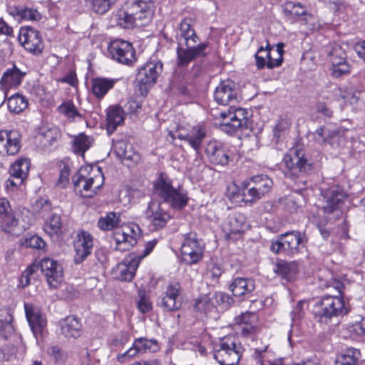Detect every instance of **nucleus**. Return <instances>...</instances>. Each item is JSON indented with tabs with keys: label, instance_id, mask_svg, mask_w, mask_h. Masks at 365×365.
I'll use <instances>...</instances> for the list:
<instances>
[{
	"label": "nucleus",
	"instance_id": "nucleus-16",
	"mask_svg": "<svg viewBox=\"0 0 365 365\" xmlns=\"http://www.w3.org/2000/svg\"><path fill=\"white\" fill-rule=\"evenodd\" d=\"M204 247L198 241L196 235L189 233L185 237L181 246L182 261L187 264L199 262L203 257Z\"/></svg>",
	"mask_w": 365,
	"mask_h": 365
},
{
	"label": "nucleus",
	"instance_id": "nucleus-35",
	"mask_svg": "<svg viewBox=\"0 0 365 365\" xmlns=\"http://www.w3.org/2000/svg\"><path fill=\"white\" fill-rule=\"evenodd\" d=\"M115 83V80L106 78H96L91 81L92 92L98 99L103 96L111 89Z\"/></svg>",
	"mask_w": 365,
	"mask_h": 365
},
{
	"label": "nucleus",
	"instance_id": "nucleus-9",
	"mask_svg": "<svg viewBox=\"0 0 365 365\" xmlns=\"http://www.w3.org/2000/svg\"><path fill=\"white\" fill-rule=\"evenodd\" d=\"M162 71L163 63L160 61L148 62L139 69L135 81L142 95L148 93L149 88L155 83Z\"/></svg>",
	"mask_w": 365,
	"mask_h": 365
},
{
	"label": "nucleus",
	"instance_id": "nucleus-31",
	"mask_svg": "<svg viewBox=\"0 0 365 365\" xmlns=\"http://www.w3.org/2000/svg\"><path fill=\"white\" fill-rule=\"evenodd\" d=\"M138 261L135 259H125L116 267L117 278L120 281L130 282L135 276Z\"/></svg>",
	"mask_w": 365,
	"mask_h": 365
},
{
	"label": "nucleus",
	"instance_id": "nucleus-42",
	"mask_svg": "<svg viewBox=\"0 0 365 365\" xmlns=\"http://www.w3.org/2000/svg\"><path fill=\"white\" fill-rule=\"evenodd\" d=\"M115 21L118 26L123 29H131L134 27H141L135 17L130 16L126 9L118 11L115 15Z\"/></svg>",
	"mask_w": 365,
	"mask_h": 365
},
{
	"label": "nucleus",
	"instance_id": "nucleus-47",
	"mask_svg": "<svg viewBox=\"0 0 365 365\" xmlns=\"http://www.w3.org/2000/svg\"><path fill=\"white\" fill-rule=\"evenodd\" d=\"M339 131L334 130H331L327 127L322 126L315 131V140L320 144L330 143L329 139L334 138L337 136Z\"/></svg>",
	"mask_w": 365,
	"mask_h": 365
},
{
	"label": "nucleus",
	"instance_id": "nucleus-62",
	"mask_svg": "<svg viewBox=\"0 0 365 365\" xmlns=\"http://www.w3.org/2000/svg\"><path fill=\"white\" fill-rule=\"evenodd\" d=\"M21 19L31 21H38L41 19V14L35 9L24 7Z\"/></svg>",
	"mask_w": 365,
	"mask_h": 365
},
{
	"label": "nucleus",
	"instance_id": "nucleus-29",
	"mask_svg": "<svg viewBox=\"0 0 365 365\" xmlns=\"http://www.w3.org/2000/svg\"><path fill=\"white\" fill-rule=\"evenodd\" d=\"M206 135L207 130L205 127L202 125H197L192 127L191 130L187 133L179 130L176 133L175 135H172V138L187 141L193 149L198 151Z\"/></svg>",
	"mask_w": 365,
	"mask_h": 365
},
{
	"label": "nucleus",
	"instance_id": "nucleus-30",
	"mask_svg": "<svg viewBox=\"0 0 365 365\" xmlns=\"http://www.w3.org/2000/svg\"><path fill=\"white\" fill-rule=\"evenodd\" d=\"M124 122V110L119 106H110L106 112V130L111 135Z\"/></svg>",
	"mask_w": 365,
	"mask_h": 365
},
{
	"label": "nucleus",
	"instance_id": "nucleus-41",
	"mask_svg": "<svg viewBox=\"0 0 365 365\" xmlns=\"http://www.w3.org/2000/svg\"><path fill=\"white\" fill-rule=\"evenodd\" d=\"M91 145L90 138L83 133H81L74 138L72 145L73 152L76 155L84 157L86 151L88 150Z\"/></svg>",
	"mask_w": 365,
	"mask_h": 365
},
{
	"label": "nucleus",
	"instance_id": "nucleus-26",
	"mask_svg": "<svg viewBox=\"0 0 365 365\" xmlns=\"http://www.w3.org/2000/svg\"><path fill=\"white\" fill-rule=\"evenodd\" d=\"M246 224L245 216L240 212L230 215L223 226L225 236L228 240H237L240 239L244 232Z\"/></svg>",
	"mask_w": 365,
	"mask_h": 365
},
{
	"label": "nucleus",
	"instance_id": "nucleus-19",
	"mask_svg": "<svg viewBox=\"0 0 365 365\" xmlns=\"http://www.w3.org/2000/svg\"><path fill=\"white\" fill-rule=\"evenodd\" d=\"M214 98L219 105H230L235 108V104L240 101V96L235 83L231 81L221 82L215 88Z\"/></svg>",
	"mask_w": 365,
	"mask_h": 365
},
{
	"label": "nucleus",
	"instance_id": "nucleus-23",
	"mask_svg": "<svg viewBox=\"0 0 365 365\" xmlns=\"http://www.w3.org/2000/svg\"><path fill=\"white\" fill-rule=\"evenodd\" d=\"M181 287L179 283H171L168 285L164 295L158 302L164 311L174 312L180 309L182 302L180 299Z\"/></svg>",
	"mask_w": 365,
	"mask_h": 365
},
{
	"label": "nucleus",
	"instance_id": "nucleus-21",
	"mask_svg": "<svg viewBox=\"0 0 365 365\" xmlns=\"http://www.w3.org/2000/svg\"><path fill=\"white\" fill-rule=\"evenodd\" d=\"M61 138V132L56 127L43 125L36 135L37 146L44 152H51L57 146Z\"/></svg>",
	"mask_w": 365,
	"mask_h": 365
},
{
	"label": "nucleus",
	"instance_id": "nucleus-63",
	"mask_svg": "<svg viewBox=\"0 0 365 365\" xmlns=\"http://www.w3.org/2000/svg\"><path fill=\"white\" fill-rule=\"evenodd\" d=\"M14 332V327L10 322L0 320V338L7 339Z\"/></svg>",
	"mask_w": 365,
	"mask_h": 365
},
{
	"label": "nucleus",
	"instance_id": "nucleus-32",
	"mask_svg": "<svg viewBox=\"0 0 365 365\" xmlns=\"http://www.w3.org/2000/svg\"><path fill=\"white\" fill-rule=\"evenodd\" d=\"M230 288L235 296L241 297L251 293L255 288V283L251 278L237 277Z\"/></svg>",
	"mask_w": 365,
	"mask_h": 365
},
{
	"label": "nucleus",
	"instance_id": "nucleus-44",
	"mask_svg": "<svg viewBox=\"0 0 365 365\" xmlns=\"http://www.w3.org/2000/svg\"><path fill=\"white\" fill-rule=\"evenodd\" d=\"M120 222V215L110 212L106 217H101L98 226L101 230L108 231L116 228Z\"/></svg>",
	"mask_w": 365,
	"mask_h": 365
},
{
	"label": "nucleus",
	"instance_id": "nucleus-13",
	"mask_svg": "<svg viewBox=\"0 0 365 365\" xmlns=\"http://www.w3.org/2000/svg\"><path fill=\"white\" fill-rule=\"evenodd\" d=\"M247 111L241 108L230 106L227 112H221L222 122L220 124L221 130L231 134L247 123Z\"/></svg>",
	"mask_w": 365,
	"mask_h": 365
},
{
	"label": "nucleus",
	"instance_id": "nucleus-39",
	"mask_svg": "<svg viewBox=\"0 0 365 365\" xmlns=\"http://www.w3.org/2000/svg\"><path fill=\"white\" fill-rule=\"evenodd\" d=\"M7 106L11 113H20L28 107V100L23 95L16 93L8 98Z\"/></svg>",
	"mask_w": 365,
	"mask_h": 365
},
{
	"label": "nucleus",
	"instance_id": "nucleus-4",
	"mask_svg": "<svg viewBox=\"0 0 365 365\" xmlns=\"http://www.w3.org/2000/svg\"><path fill=\"white\" fill-rule=\"evenodd\" d=\"M327 287H333L336 294H327L321 299L320 309L317 312L316 315L319 318L320 322L325 323L333 317L343 316L348 313L344 300L341 297L343 283L339 280L333 279L327 284Z\"/></svg>",
	"mask_w": 365,
	"mask_h": 365
},
{
	"label": "nucleus",
	"instance_id": "nucleus-15",
	"mask_svg": "<svg viewBox=\"0 0 365 365\" xmlns=\"http://www.w3.org/2000/svg\"><path fill=\"white\" fill-rule=\"evenodd\" d=\"M111 58L120 63L131 66L136 61L135 51L132 44L124 40L115 39L108 46Z\"/></svg>",
	"mask_w": 365,
	"mask_h": 365
},
{
	"label": "nucleus",
	"instance_id": "nucleus-55",
	"mask_svg": "<svg viewBox=\"0 0 365 365\" xmlns=\"http://www.w3.org/2000/svg\"><path fill=\"white\" fill-rule=\"evenodd\" d=\"M83 334L82 324L81 319L76 316H73L70 319V337L78 338Z\"/></svg>",
	"mask_w": 365,
	"mask_h": 365
},
{
	"label": "nucleus",
	"instance_id": "nucleus-12",
	"mask_svg": "<svg viewBox=\"0 0 365 365\" xmlns=\"http://www.w3.org/2000/svg\"><path fill=\"white\" fill-rule=\"evenodd\" d=\"M329 61L331 63V75L340 78L350 73V66L346 61V53L339 44H333L327 50Z\"/></svg>",
	"mask_w": 365,
	"mask_h": 365
},
{
	"label": "nucleus",
	"instance_id": "nucleus-10",
	"mask_svg": "<svg viewBox=\"0 0 365 365\" xmlns=\"http://www.w3.org/2000/svg\"><path fill=\"white\" fill-rule=\"evenodd\" d=\"M145 218L149 222V229L157 231L163 229L170 219V213L163 207V202L153 199L145 212Z\"/></svg>",
	"mask_w": 365,
	"mask_h": 365
},
{
	"label": "nucleus",
	"instance_id": "nucleus-37",
	"mask_svg": "<svg viewBox=\"0 0 365 365\" xmlns=\"http://www.w3.org/2000/svg\"><path fill=\"white\" fill-rule=\"evenodd\" d=\"M133 346L136 351L137 355L144 353H155L160 349L156 340L148 339L144 337L135 339Z\"/></svg>",
	"mask_w": 365,
	"mask_h": 365
},
{
	"label": "nucleus",
	"instance_id": "nucleus-17",
	"mask_svg": "<svg viewBox=\"0 0 365 365\" xmlns=\"http://www.w3.org/2000/svg\"><path fill=\"white\" fill-rule=\"evenodd\" d=\"M26 319L34 336L38 341L42 339L47 331V320L41 311L30 303L24 304Z\"/></svg>",
	"mask_w": 365,
	"mask_h": 365
},
{
	"label": "nucleus",
	"instance_id": "nucleus-3",
	"mask_svg": "<svg viewBox=\"0 0 365 365\" xmlns=\"http://www.w3.org/2000/svg\"><path fill=\"white\" fill-rule=\"evenodd\" d=\"M73 190L82 197H92L104 183L101 168L81 167L73 177Z\"/></svg>",
	"mask_w": 365,
	"mask_h": 365
},
{
	"label": "nucleus",
	"instance_id": "nucleus-61",
	"mask_svg": "<svg viewBox=\"0 0 365 365\" xmlns=\"http://www.w3.org/2000/svg\"><path fill=\"white\" fill-rule=\"evenodd\" d=\"M235 320L239 324H255L257 317L255 313L246 312L235 318Z\"/></svg>",
	"mask_w": 365,
	"mask_h": 365
},
{
	"label": "nucleus",
	"instance_id": "nucleus-59",
	"mask_svg": "<svg viewBox=\"0 0 365 365\" xmlns=\"http://www.w3.org/2000/svg\"><path fill=\"white\" fill-rule=\"evenodd\" d=\"M215 302L217 305L222 306L224 308H227L233 302V299L227 294L223 292L216 293L213 297Z\"/></svg>",
	"mask_w": 365,
	"mask_h": 365
},
{
	"label": "nucleus",
	"instance_id": "nucleus-14",
	"mask_svg": "<svg viewBox=\"0 0 365 365\" xmlns=\"http://www.w3.org/2000/svg\"><path fill=\"white\" fill-rule=\"evenodd\" d=\"M321 208L325 213H332L339 210L346 197L344 189L338 185L322 189Z\"/></svg>",
	"mask_w": 365,
	"mask_h": 365
},
{
	"label": "nucleus",
	"instance_id": "nucleus-43",
	"mask_svg": "<svg viewBox=\"0 0 365 365\" xmlns=\"http://www.w3.org/2000/svg\"><path fill=\"white\" fill-rule=\"evenodd\" d=\"M29 170L30 160L27 158H21L13 164L9 170V173L24 180L28 176Z\"/></svg>",
	"mask_w": 365,
	"mask_h": 365
},
{
	"label": "nucleus",
	"instance_id": "nucleus-36",
	"mask_svg": "<svg viewBox=\"0 0 365 365\" xmlns=\"http://www.w3.org/2000/svg\"><path fill=\"white\" fill-rule=\"evenodd\" d=\"M282 10L285 16L292 21H294L301 16L307 14L305 8L298 2L286 1L282 5Z\"/></svg>",
	"mask_w": 365,
	"mask_h": 365
},
{
	"label": "nucleus",
	"instance_id": "nucleus-54",
	"mask_svg": "<svg viewBox=\"0 0 365 365\" xmlns=\"http://www.w3.org/2000/svg\"><path fill=\"white\" fill-rule=\"evenodd\" d=\"M290 124V121L287 118H279L273 130L274 136L277 138V140H278L282 134L289 128Z\"/></svg>",
	"mask_w": 365,
	"mask_h": 365
},
{
	"label": "nucleus",
	"instance_id": "nucleus-6",
	"mask_svg": "<svg viewBox=\"0 0 365 365\" xmlns=\"http://www.w3.org/2000/svg\"><path fill=\"white\" fill-rule=\"evenodd\" d=\"M243 348L233 336L221 339L214 348V358L220 365H237Z\"/></svg>",
	"mask_w": 365,
	"mask_h": 365
},
{
	"label": "nucleus",
	"instance_id": "nucleus-45",
	"mask_svg": "<svg viewBox=\"0 0 365 365\" xmlns=\"http://www.w3.org/2000/svg\"><path fill=\"white\" fill-rule=\"evenodd\" d=\"M245 195H247V189H245L241 185L239 187L236 184H231L227 186L226 195L234 202L238 203L240 202H249L247 201Z\"/></svg>",
	"mask_w": 365,
	"mask_h": 365
},
{
	"label": "nucleus",
	"instance_id": "nucleus-8",
	"mask_svg": "<svg viewBox=\"0 0 365 365\" xmlns=\"http://www.w3.org/2000/svg\"><path fill=\"white\" fill-rule=\"evenodd\" d=\"M273 185V182L267 175H259L251 178L249 182H242V187L247 189L245 197L247 201L253 203L268 193Z\"/></svg>",
	"mask_w": 365,
	"mask_h": 365
},
{
	"label": "nucleus",
	"instance_id": "nucleus-38",
	"mask_svg": "<svg viewBox=\"0 0 365 365\" xmlns=\"http://www.w3.org/2000/svg\"><path fill=\"white\" fill-rule=\"evenodd\" d=\"M360 357L359 349L348 348L337 355L335 363L336 365H356Z\"/></svg>",
	"mask_w": 365,
	"mask_h": 365
},
{
	"label": "nucleus",
	"instance_id": "nucleus-1",
	"mask_svg": "<svg viewBox=\"0 0 365 365\" xmlns=\"http://www.w3.org/2000/svg\"><path fill=\"white\" fill-rule=\"evenodd\" d=\"M192 20L184 19L180 26L177 34V64L180 67L187 66L191 61L198 57L206 56L205 50L208 47L207 43H202L195 46L198 36L192 28Z\"/></svg>",
	"mask_w": 365,
	"mask_h": 365
},
{
	"label": "nucleus",
	"instance_id": "nucleus-46",
	"mask_svg": "<svg viewBox=\"0 0 365 365\" xmlns=\"http://www.w3.org/2000/svg\"><path fill=\"white\" fill-rule=\"evenodd\" d=\"M113 150L120 159L132 160L133 151L129 144L123 140L113 142Z\"/></svg>",
	"mask_w": 365,
	"mask_h": 365
},
{
	"label": "nucleus",
	"instance_id": "nucleus-49",
	"mask_svg": "<svg viewBox=\"0 0 365 365\" xmlns=\"http://www.w3.org/2000/svg\"><path fill=\"white\" fill-rule=\"evenodd\" d=\"M32 210L34 212L45 217L51 210V203L47 198H39L33 205Z\"/></svg>",
	"mask_w": 365,
	"mask_h": 365
},
{
	"label": "nucleus",
	"instance_id": "nucleus-53",
	"mask_svg": "<svg viewBox=\"0 0 365 365\" xmlns=\"http://www.w3.org/2000/svg\"><path fill=\"white\" fill-rule=\"evenodd\" d=\"M223 272L224 269L220 264L212 262L208 264L206 275L212 282H217Z\"/></svg>",
	"mask_w": 365,
	"mask_h": 365
},
{
	"label": "nucleus",
	"instance_id": "nucleus-25",
	"mask_svg": "<svg viewBox=\"0 0 365 365\" xmlns=\"http://www.w3.org/2000/svg\"><path fill=\"white\" fill-rule=\"evenodd\" d=\"M19 41L28 51L38 54L43 51L41 37L36 30L32 28H23L20 30Z\"/></svg>",
	"mask_w": 365,
	"mask_h": 365
},
{
	"label": "nucleus",
	"instance_id": "nucleus-60",
	"mask_svg": "<svg viewBox=\"0 0 365 365\" xmlns=\"http://www.w3.org/2000/svg\"><path fill=\"white\" fill-rule=\"evenodd\" d=\"M360 98V92L357 91L346 90L342 91V96L341 99L344 102L349 103L350 104L356 103Z\"/></svg>",
	"mask_w": 365,
	"mask_h": 365
},
{
	"label": "nucleus",
	"instance_id": "nucleus-5",
	"mask_svg": "<svg viewBox=\"0 0 365 365\" xmlns=\"http://www.w3.org/2000/svg\"><path fill=\"white\" fill-rule=\"evenodd\" d=\"M153 195L162 200L163 203H168L176 210L182 209L187 203L188 197L184 193L174 188L171 181L161 173L154 184Z\"/></svg>",
	"mask_w": 365,
	"mask_h": 365
},
{
	"label": "nucleus",
	"instance_id": "nucleus-27",
	"mask_svg": "<svg viewBox=\"0 0 365 365\" xmlns=\"http://www.w3.org/2000/svg\"><path fill=\"white\" fill-rule=\"evenodd\" d=\"M205 153L210 163L215 165H227L231 159L230 150L217 141L209 142L206 145Z\"/></svg>",
	"mask_w": 365,
	"mask_h": 365
},
{
	"label": "nucleus",
	"instance_id": "nucleus-48",
	"mask_svg": "<svg viewBox=\"0 0 365 365\" xmlns=\"http://www.w3.org/2000/svg\"><path fill=\"white\" fill-rule=\"evenodd\" d=\"M117 0H88L92 10L100 14L106 13Z\"/></svg>",
	"mask_w": 365,
	"mask_h": 365
},
{
	"label": "nucleus",
	"instance_id": "nucleus-57",
	"mask_svg": "<svg viewBox=\"0 0 365 365\" xmlns=\"http://www.w3.org/2000/svg\"><path fill=\"white\" fill-rule=\"evenodd\" d=\"M348 330L350 333L361 336L365 340V318H362L359 322L349 324Z\"/></svg>",
	"mask_w": 365,
	"mask_h": 365
},
{
	"label": "nucleus",
	"instance_id": "nucleus-33",
	"mask_svg": "<svg viewBox=\"0 0 365 365\" xmlns=\"http://www.w3.org/2000/svg\"><path fill=\"white\" fill-rule=\"evenodd\" d=\"M25 75V72L21 71L14 65L11 68L7 69L4 73L0 83L6 87H17L21 83Z\"/></svg>",
	"mask_w": 365,
	"mask_h": 365
},
{
	"label": "nucleus",
	"instance_id": "nucleus-51",
	"mask_svg": "<svg viewBox=\"0 0 365 365\" xmlns=\"http://www.w3.org/2000/svg\"><path fill=\"white\" fill-rule=\"evenodd\" d=\"M215 307V302L212 298L208 296H202L197 299L195 304V309L200 312H207Z\"/></svg>",
	"mask_w": 365,
	"mask_h": 365
},
{
	"label": "nucleus",
	"instance_id": "nucleus-64",
	"mask_svg": "<svg viewBox=\"0 0 365 365\" xmlns=\"http://www.w3.org/2000/svg\"><path fill=\"white\" fill-rule=\"evenodd\" d=\"M70 122L77 121L81 125H84L86 123V119L83 117L73 103L70 102Z\"/></svg>",
	"mask_w": 365,
	"mask_h": 365
},
{
	"label": "nucleus",
	"instance_id": "nucleus-2",
	"mask_svg": "<svg viewBox=\"0 0 365 365\" xmlns=\"http://www.w3.org/2000/svg\"><path fill=\"white\" fill-rule=\"evenodd\" d=\"M287 168L285 175L292 180H297L296 183L300 190L306 187L307 180L304 177L313 171V163L309 160L304 152L299 148H292L283 158Z\"/></svg>",
	"mask_w": 365,
	"mask_h": 365
},
{
	"label": "nucleus",
	"instance_id": "nucleus-58",
	"mask_svg": "<svg viewBox=\"0 0 365 365\" xmlns=\"http://www.w3.org/2000/svg\"><path fill=\"white\" fill-rule=\"evenodd\" d=\"M25 245L27 247L42 250L46 246L44 240L38 235H32L25 239Z\"/></svg>",
	"mask_w": 365,
	"mask_h": 365
},
{
	"label": "nucleus",
	"instance_id": "nucleus-20",
	"mask_svg": "<svg viewBox=\"0 0 365 365\" xmlns=\"http://www.w3.org/2000/svg\"><path fill=\"white\" fill-rule=\"evenodd\" d=\"M282 44H277V48L273 53H276L277 58H272L271 47L267 46L265 48L261 46L255 55L256 66L258 69H262L265 66L273 68L281 66L283 61Z\"/></svg>",
	"mask_w": 365,
	"mask_h": 365
},
{
	"label": "nucleus",
	"instance_id": "nucleus-22",
	"mask_svg": "<svg viewBox=\"0 0 365 365\" xmlns=\"http://www.w3.org/2000/svg\"><path fill=\"white\" fill-rule=\"evenodd\" d=\"M40 269L51 287L56 288L62 282L63 267L56 261L51 258H43L40 262Z\"/></svg>",
	"mask_w": 365,
	"mask_h": 365
},
{
	"label": "nucleus",
	"instance_id": "nucleus-18",
	"mask_svg": "<svg viewBox=\"0 0 365 365\" xmlns=\"http://www.w3.org/2000/svg\"><path fill=\"white\" fill-rule=\"evenodd\" d=\"M93 245V236L87 231L79 230L73 240L74 263L83 262L91 254Z\"/></svg>",
	"mask_w": 365,
	"mask_h": 365
},
{
	"label": "nucleus",
	"instance_id": "nucleus-52",
	"mask_svg": "<svg viewBox=\"0 0 365 365\" xmlns=\"http://www.w3.org/2000/svg\"><path fill=\"white\" fill-rule=\"evenodd\" d=\"M61 171L56 186L58 188H66L68 185V166L63 160L59 165Z\"/></svg>",
	"mask_w": 365,
	"mask_h": 365
},
{
	"label": "nucleus",
	"instance_id": "nucleus-50",
	"mask_svg": "<svg viewBox=\"0 0 365 365\" xmlns=\"http://www.w3.org/2000/svg\"><path fill=\"white\" fill-rule=\"evenodd\" d=\"M61 219L58 215H53L50 221L44 225V231L50 236L58 235L61 232Z\"/></svg>",
	"mask_w": 365,
	"mask_h": 365
},
{
	"label": "nucleus",
	"instance_id": "nucleus-40",
	"mask_svg": "<svg viewBox=\"0 0 365 365\" xmlns=\"http://www.w3.org/2000/svg\"><path fill=\"white\" fill-rule=\"evenodd\" d=\"M298 272V265L296 262L280 261L277 264L276 272L283 278L290 280Z\"/></svg>",
	"mask_w": 365,
	"mask_h": 365
},
{
	"label": "nucleus",
	"instance_id": "nucleus-28",
	"mask_svg": "<svg viewBox=\"0 0 365 365\" xmlns=\"http://www.w3.org/2000/svg\"><path fill=\"white\" fill-rule=\"evenodd\" d=\"M130 16L135 17L139 23V26H144L151 20L153 11L150 4L143 1L136 0L128 5L125 8Z\"/></svg>",
	"mask_w": 365,
	"mask_h": 365
},
{
	"label": "nucleus",
	"instance_id": "nucleus-11",
	"mask_svg": "<svg viewBox=\"0 0 365 365\" xmlns=\"http://www.w3.org/2000/svg\"><path fill=\"white\" fill-rule=\"evenodd\" d=\"M140 229L138 225L131 224L116 230L113 234L115 242V249L120 252L130 250L136 243L140 237Z\"/></svg>",
	"mask_w": 365,
	"mask_h": 365
},
{
	"label": "nucleus",
	"instance_id": "nucleus-56",
	"mask_svg": "<svg viewBox=\"0 0 365 365\" xmlns=\"http://www.w3.org/2000/svg\"><path fill=\"white\" fill-rule=\"evenodd\" d=\"M1 227L6 232L12 231L18 225V220L14 216L12 212L1 217Z\"/></svg>",
	"mask_w": 365,
	"mask_h": 365
},
{
	"label": "nucleus",
	"instance_id": "nucleus-7",
	"mask_svg": "<svg viewBox=\"0 0 365 365\" xmlns=\"http://www.w3.org/2000/svg\"><path fill=\"white\" fill-rule=\"evenodd\" d=\"M305 240L304 235L300 232H288L281 235L276 241L272 242L270 250L275 254L284 253L292 255L299 252V245Z\"/></svg>",
	"mask_w": 365,
	"mask_h": 365
},
{
	"label": "nucleus",
	"instance_id": "nucleus-24",
	"mask_svg": "<svg viewBox=\"0 0 365 365\" xmlns=\"http://www.w3.org/2000/svg\"><path fill=\"white\" fill-rule=\"evenodd\" d=\"M20 148V135L16 130H0V155H14Z\"/></svg>",
	"mask_w": 365,
	"mask_h": 365
},
{
	"label": "nucleus",
	"instance_id": "nucleus-34",
	"mask_svg": "<svg viewBox=\"0 0 365 365\" xmlns=\"http://www.w3.org/2000/svg\"><path fill=\"white\" fill-rule=\"evenodd\" d=\"M342 90L335 83H329L319 89L317 92V98L319 101L332 102L341 100Z\"/></svg>",
	"mask_w": 365,
	"mask_h": 365
}]
</instances>
